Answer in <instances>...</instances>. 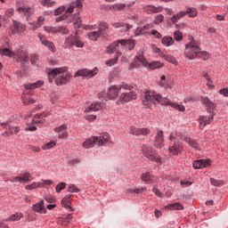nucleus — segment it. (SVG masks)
Instances as JSON below:
<instances>
[{"label":"nucleus","mask_w":228,"mask_h":228,"mask_svg":"<svg viewBox=\"0 0 228 228\" xmlns=\"http://www.w3.org/2000/svg\"><path fill=\"white\" fill-rule=\"evenodd\" d=\"M142 98V104L143 106H146V108H151L153 104H159L165 106H171V108H174L175 110H178V111H184L186 109L184 108V105L177 104L175 102H172V101L163 98L159 95V94L154 92V91H142L141 93Z\"/></svg>","instance_id":"1"},{"label":"nucleus","mask_w":228,"mask_h":228,"mask_svg":"<svg viewBox=\"0 0 228 228\" xmlns=\"http://www.w3.org/2000/svg\"><path fill=\"white\" fill-rule=\"evenodd\" d=\"M48 79L50 83H53V79H55V85L61 86L67 85L69 79H70V75L67 68H56L48 73Z\"/></svg>","instance_id":"2"},{"label":"nucleus","mask_w":228,"mask_h":228,"mask_svg":"<svg viewBox=\"0 0 228 228\" xmlns=\"http://www.w3.org/2000/svg\"><path fill=\"white\" fill-rule=\"evenodd\" d=\"M0 55L8 56L9 58H16L18 61H20L23 67L25 63H27V61H28L29 60L28 52H25L23 50H19L16 53H13L12 52V50H10V48H6V47L0 48Z\"/></svg>","instance_id":"3"},{"label":"nucleus","mask_w":228,"mask_h":228,"mask_svg":"<svg viewBox=\"0 0 228 228\" xmlns=\"http://www.w3.org/2000/svg\"><path fill=\"white\" fill-rule=\"evenodd\" d=\"M110 134L103 133L100 134V136H94L92 138L86 139L83 144L82 147L84 149H91V147H94V145H99V147H102V145H106L108 142H110Z\"/></svg>","instance_id":"4"},{"label":"nucleus","mask_w":228,"mask_h":228,"mask_svg":"<svg viewBox=\"0 0 228 228\" xmlns=\"http://www.w3.org/2000/svg\"><path fill=\"white\" fill-rule=\"evenodd\" d=\"M169 140L175 142V143L169 147V154L171 156H178L179 152L183 151V143L179 140H183L181 133L172 132L169 135Z\"/></svg>","instance_id":"5"},{"label":"nucleus","mask_w":228,"mask_h":228,"mask_svg":"<svg viewBox=\"0 0 228 228\" xmlns=\"http://www.w3.org/2000/svg\"><path fill=\"white\" fill-rule=\"evenodd\" d=\"M142 151L146 159L153 161L154 163L161 164V157L158 154V151L151 144H143Z\"/></svg>","instance_id":"6"},{"label":"nucleus","mask_w":228,"mask_h":228,"mask_svg":"<svg viewBox=\"0 0 228 228\" xmlns=\"http://www.w3.org/2000/svg\"><path fill=\"white\" fill-rule=\"evenodd\" d=\"M110 29V25L107 22L102 21L98 25V30L92 31L88 34L89 40H93V42H97L101 37H104L108 35Z\"/></svg>","instance_id":"7"},{"label":"nucleus","mask_w":228,"mask_h":228,"mask_svg":"<svg viewBox=\"0 0 228 228\" xmlns=\"http://www.w3.org/2000/svg\"><path fill=\"white\" fill-rule=\"evenodd\" d=\"M199 53H200V46H199V43L195 42V40H191L185 45L184 54L189 60L198 58Z\"/></svg>","instance_id":"8"},{"label":"nucleus","mask_w":228,"mask_h":228,"mask_svg":"<svg viewBox=\"0 0 228 228\" xmlns=\"http://www.w3.org/2000/svg\"><path fill=\"white\" fill-rule=\"evenodd\" d=\"M124 90H133V86L123 83L119 86H111L109 87V91L107 93L108 99H116L118 97V94H122Z\"/></svg>","instance_id":"9"},{"label":"nucleus","mask_w":228,"mask_h":228,"mask_svg":"<svg viewBox=\"0 0 228 228\" xmlns=\"http://www.w3.org/2000/svg\"><path fill=\"white\" fill-rule=\"evenodd\" d=\"M198 13L199 12H197L196 8L189 7L185 12L182 11L173 15L171 18V21L173 22V24H177V22H179V20H181L183 17H186V15H189V17L193 19L194 17H197Z\"/></svg>","instance_id":"10"},{"label":"nucleus","mask_w":228,"mask_h":228,"mask_svg":"<svg viewBox=\"0 0 228 228\" xmlns=\"http://www.w3.org/2000/svg\"><path fill=\"white\" fill-rule=\"evenodd\" d=\"M74 45L78 48L85 47V43L81 41V37L77 36V33L75 35H69L64 41V49H67L68 47H74Z\"/></svg>","instance_id":"11"},{"label":"nucleus","mask_w":228,"mask_h":228,"mask_svg":"<svg viewBox=\"0 0 228 228\" xmlns=\"http://www.w3.org/2000/svg\"><path fill=\"white\" fill-rule=\"evenodd\" d=\"M49 114L43 113L39 114L34 117L31 123H28V127L26 128V131H37V126L38 124H45V117H48Z\"/></svg>","instance_id":"12"},{"label":"nucleus","mask_w":228,"mask_h":228,"mask_svg":"<svg viewBox=\"0 0 228 228\" xmlns=\"http://www.w3.org/2000/svg\"><path fill=\"white\" fill-rule=\"evenodd\" d=\"M81 6H83L81 4V1L77 0L76 2H72L69 5V7L67 9L65 14L59 16L58 18H56V22H61V20H65L66 19H69V15H70V13H72V12H74L75 8H81Z\"/></svg>","instance_id":"13"},{"label":"nucleus","mask_w":228,"mask_h":228,"mask_svg":"<svg viewBox=\"0 0 228 228\" xmlns=\"http://www.w3.org/2000/svg\"><path fill=\"white\" fill-rule=\"evenodd\" d=\"M99 74V69L97 67L94 68L93 69H79L76 72L75 77H94V76H97Z\"/></svg>","instance_id":"14"},{"label":"nucleus","mask_w":228,"mask_h":228,"mask_svg":"<svg viewBox=\"0 0 228 228\" xmlns=\"http://www.w3.org/2000/svg\"><path fill=\"white\" fill-rule=\"evenodd\" d=\"M8 181L11 183H20V184H22L23 183H31V181H33V176L31 175V173L25 172L19 176L9 178Z\"/></svg>","instance_id":"15"},{"label":"nucleus","mask_w":228,"mask_h":228,"mask_svg":"<svg viewBox=\"0 0 228 228\" xmlns=\"http://www.w3.org/2000/svg\"><path fill=\"white\" fill-rule=\"evenodd\" d=\"M136 99V94L134 91L130 92H121V95L119 100L117 102V104H125V102H129L133 100Z\"/></svg>","instance_id":"16"},{"label":"nucleus","mask_w":228,"mask_h":228,"mask_svg":"<svg viewBox=\"0 0 228 228\" xmlns=\"http://www.w3.org/2000/svg\"><path fill=\"white\" fill-rule=\"evenodd\" d=\"M37 37L42 45H45V47H47V49H49V51H51L52 53H56V46L54 45V43H53V41L47 40V37H45V35L42 33H38Z\"/></svg>","instance_id":"17"},{"label":"nucleus","mask_w":228,"mask_h":228,"mask_svg":"<svg viewBox=\"0 0 228 228\" xmlns=\"http://www.w3.org/2000/svg\"><path fill=\"white\" fill-rule=\"evenodd\" d=\"M215 118V114L213 112H209L208 116H200L198 119L200 129H204L206 126H209L211 122H213Z\"/></svg>","instance_id":"18"},{"label":"nucleus","mask_w":228,"mask_h":228,"mask_svg":"<svg viewBox=\"0 0 228 228\" xmlns=\"http://www.w3.org/2000/svg\"><path fill=\"white\" fill-rule=\"evenodd\" d=\"M0 126L5 129L3 136H12V134H17L20 130L17 126H11L8 123H1Z\"/></svg>","instance_id":"19"},{"label":"nucleus","mask_w":228,"mask_h":228,"mask_svg":"<svg viewBox=\"0 0 228 228\" xmlns=\"http://www.w3.org/2000/svg\"><path fill=\"white\" fill-rule=\"evenodd\" d=\"M12 35L15 34H19L20 35V33H24V31H26V25L17 21V20H13V24L12 26H11L10 28Z\"/></svg>","instance_id":"20"},{"label":"nucleus","mask_w":228,"mask_h":228,"mask_svg":"<svg viewBox=\"0 0 228 228\" xmlns=\"http://www.w3.org/2000/svg\"><path fill=\"white\" fill-rule=\"evenodd\" d=\"M122 49H124V47L120 46V40L119 41H116L114 43H112L107 52L109 53V54H113V53H117V56L118 58V56H120V54H122L120 53V51H122Z\"/></svg>","instance_id":"21"},{"label":"nucleus","mask_w":228,"mask_h":228,"mask_svg":"<svg viewBox=\"0 0 228 228\" xmlns=\"http://www.w3.org/2000/svg\"><path fill=\"white\" fill-rule=\"evenodd\" d=\"M17 12H19V13H20V15H23V17H25L26 20H29V19H31V15H33V9L29 6H21L19 7Z\"/></svg>","instance_id":"22"},{"label":"nucleus","mask_w":228,"mask_h":228,"mask_svg":"<svg viewBox=\"0 0 228 228\" xmlns=\"http://www.w3.org/2000/svg\"><path fill=\"white\" fill-rule=\"evenodd\" d=\"M154 146L156 149H163L165 146V137L163 136V131H159L155 136Z\"/></svg>","instance_id":"23"},{"label":"nucleus","mask_w":228,"mask_h":228,"mask_svg":"<svg viewBox=\"0 0 228 228\" xmlns=\"http://www.w3.org/2000/svg\"><path fill=\"white\" fill-rule=\"evenodd\" d=\"M201 102L207 108L208 113H213V110L216 108V103L209 100L208 96L201 97Z\"/></svg>","instance_id":"24"},{"label":"nucleus","mask_w":228,"mask_h":228,"mask_svg":"<svg viewBox=\"0 0 228 228\" xmlns=\"http://www.w3.org/2000/svg\"><path fill=\"white\" fill-rule=\"evenodd\" d=\"M193 168L200 169V168H208V167H211V160L209 159H200L195 160L192 165Z\"/></svg>","instance_id":"25"},{"label":"nucleus","mask_w":228,"mask_h":228,"mask_svg":"<svg viewBox=\"0 0 228 228\" xmlns=\"http://www.w3.org/2000/svg\"><path fill=\"white\" fill-rule=\"evenodd\" d=\"M150 133L151 130L148 128H136L134 126H131L130 128V134H134V136H141V134L147 136Z\"/></svg>","instance_id":"26"},{"label":"nucleus","mask_w":228,"mask_h":228,"mask_svg":"<svg viewBox=\"0 0 228 228\" xmlns=\"http://www.w3.org/2000/svg\"><path fill=\"white\" fill-rule=\"evenodd\" d=\"M141 179L143 183H145V184H152V183H156V181H158V177L152 175L149 172L142 173Z\"/></svg>","instance_id":"27"},{"label":"nucleus","mask_w":228,"mask_h":228,"mask_svg":"<svg viewBox=\"0 0 228 228\" xmlns=\"http://www.w3.org/2000/svg\"><path fill=\"white\" fill-rule=\"evenodd\" d=\"M29 95H31V91H24L21 96L22 102L25 106H29V104H35L37 102V101Z\"/></svg>","instance_id":"28"},{"label":"nucleus","mask_w":228,"mask_h":228,"mask_svg":"<svg viewBox=\"0 0 228 228\" xmlns=\"http://www.w3.org/2000/svg\"><path fill=\"white\" fill-rule=\"evenodd\" d=\"M104 102H94L85 110V113H92V111H99L104 108Z\"/></svg>","instance_id":"29"},{"label":"nucleus","mask_w":228,"mask_h":228,"mask_svg":"<svg viewBox=\"0 0 228 228\" xmlns=\"http://www.w3.org/2000/svg\"><path fill=\"white\" fill-rule=\"evenodd\" d=\"M112 26L116 29H120L121 33H126V31H129L132 28L131 25L123 22H114Z\"/></svg>","instance_id":"30"},{"label":"nucleus","mask_w":228,"mask_h":228,"mask_svg":"<svg viewBox=\"0 0 228 228\" xmlns=\"http://www.w3.org/2000/svg\"><path fill=\"white\" fill-rule=\"evenodd\" d=\"M135 45L136 43L134 42V39L120 40V47H123V48L128 47L129 51H132V49H134Z\"/></svg>","instance_id":"31"},{"label":"nucleus","mask_w":228,"mask_h":228,"mask_svg":"<svg viewBox=\"0 0 228 228\" xmlns=\"http://www.w3.org/2000/svg\"><path fill=\"white\" fill-rule=\"evenodd\" d=\"M40 86H44V81L38 80L32 84L25 85V92H30V90H35V88H40Z\"/></svg>","instance_id":"32"},{"label":"nucleus","mask_w":228,"mask_h":228,"mask_svg":"<svg viewBox=\"0 0 228 228\" xmlns=\"http://www.w3.org/2000/svg\"><path fill=\"white\" fill-rule=\"evenodd\" d=\"M45 202L44 200H40L39 202L36 203L33 207L32 209L36 213H45V205H44Z\"/></svg>","instance_id":"33"},{"label":"nucleus","mask_w":228,"mask_h":228,"mask_svg":"<svg viewBox=\"0 0 228 228\" xmlns=\"http://www.w3.org/2000/svg\"><path fill=\"white\" fill-rule=\"evenodd\" d=\"M70 199H72V194H69L67 196H65L61 203V205L66 208L69 209V211H74V209L72 208V207L70 206Z\"/></svg>","instance_id":"34"},{"label":"nucleus","mask_w":228,"mask_h":228,"mask_svg":"<svg viewBox=\"0 0 228 228\" xmlns=\"http://www.w3.org/2000/svg\"><path fill=\"white\" fill-rule=\"evenodd\" d=\"M165 209H170L171 211H182V209H184V206L181 203H172L169 205H167L165 207Z\"/></svg>","instance_id":"35"},{"label":"nucleus","mask_w":228,"mask_h":228,"mask_svg":"<svg viewBox=\"0 0 228 228\" xmlns=\"http://www.w3.org/2000/svg\"><path fill=\"white\" fill-rule=\"evenodd\" d=\"M150 28L151 25H144L142 28H137L135 30V37H138V35H147V33H149Z\"/></svg>","instance_id":"36"},{"label":"nucleus","mask_w":228,"mask_h":228,"mask_svg":"<svg viewBox=\"0 0 228 228\" xmlns=\"http://www.w3.org/2000/svg\"><path fill=\"white\" fill-rule=\"evenodd\" d=\"M21 218H24V214L22 213H16L12 214L9 216L6 222H19Z\"/></svg>","instance_id":"37"},{"label":"nucleus","mask_w":228,"mask_h":228,"mask_svg":"<svg viewBox=\"0 0 228 228\" xmlns=\"http://www.w3.org/2000/svg\"><path fill=\"white\" fill-rule=\"evenodd\" d=\"M73 22H74L75 28H81V24H83V20H81V17H79V12H77L73 16Z\"/></svg>","instance_id":"38"},{"label":"nucleus","mask_w":228,"mask_h":228,"mask_svg":"<svg viewBox=\"0 0 228 228\" xmlns=\"http://www.w3.org/2000/svg\"><path fill=\"white\" fill-rule=\"evenodd\" d=\"M37 188H44V183L40 182H34L29 185H26L25 190H37Z\"/></svg>","instance_id":"39"},{"label":"nucleus","mask_w":228,"mask_h":228,"mask_svg":"<svg viewBox=\"0 0 228 228\" xmlns=\"http://www.w3.org/2000/svg\"><path fill=\"white\" fill-rule=\"evenodd\" d=\"M159 56L161 58H164V60H166V61H168L169 63H173V65H175V63H176L175 57H174L172 55H167L164 53H160Z\"/></svg>","instance_id":"40"},{"label":"nucleus","mask_w":228,"mask_h":228,"mask_svg":"<svg viewBox=\"0 0 228 228\" xmlns=\"http://www.w3.org/2000/svg\"><path fill=\"white\" fill-rule=\"evenodd\" d=\"M146 10L148 13H160V12H163L162 7H156L154 5H149Z\"/></svg>","instance_id":"41"},{"label":"nucleus","mask_w":228,"mask_h":228,"mask_svg":"<svg viewBox=\"0 0 228 228\" xmlns=\"http://www.w3.org/2000/svg\"><path fill=\"white\" fill-rule=\"evenodd\" d=\"M163 45H166V47H170V45H174V38L170 37H164L161 40Z\"/></svg>","instance_id":"42"},{"label":"nucleus","mask_w":228,"mask_h":228,"mask_svg":"<svg viewBox=\"0 0 228 228\" xmlns=\"http://www.w3.org/2000/svg\"><path fill=\"white\" fill-rule=\"evenodd\" d=\"M186 142L193 149H197L198 151L200 150V146L199 145V143H197V141H195L193 139H186Z\"/></svg>","instance_id":"43"},{"label":"nucleus","mask_w":228,"mask_h":228,"mask_svg":"<svg viewBox=\"0 0 228 228\" xmlns=\"http://www.w3.org/2000/svg\"><path fill=\"white\" fill-rule=\"evenodd\" d=\"M163 67V63L160 61H153L150 63V69L151 70H156V69H161Z\"/></svg>","instance_id":"44"},{"label":"nucleus","mask_w":228,"mask_h":228,"mask_svg":"<svg viewBox=\"0 0 228 228\" xmlns=\"http://www.w3.org/2000/svg\"><path fill=\"white\" fill-rule=\"evenodd\" d=\"M198 58H200L201 60H209V53L206 52V51H200V52L198 53Z\"/></svg>","instance_id":"45"},{"label":"nucleus","mask_w":228,"mask_h":228,"mask_svg":"<svg viewBox=\"0 0 228 228\" xmlns=\"http://www.w3.org/2000/svg\"><path fill=\"white\" fill-rule=\"evenodd\" d=\"M68 191H69V193H79L81 190H79L76 184H69L68 187Z\"/></svg>","instance_id":"46"},{"label":"nucleus","mask_w":228,"mask_h":228,"mask_svg":"<svg viewBox=\"0 0 228 228\" xmlns=\"http://www.w3.org/2000/svg\"><path fill=\"white\" fill-rule=\"evenodd\" d=\"M45 31H46V33H52L53 35H54V33H58V27L46 26L45 27Z\"/></svg>","instance_id":"47"},{"label":"nucleus","mask_w":228,"mask_h":228,"mask_svg":"<svg viewBox=\"0 0 228 228\" xmlns=\"http://www.w3.org/2000/svg\"><path fill=\"white\" fill-rule=\"evenodd\" d=\"M41 4L49 8L51 6H54L55 3L54 0H41Z\"/></svg>","instance_id":"48"},{"label":"nucleus","mask_w":228,"mask_h":228,"mask_svg":"<svg viewBox=\"0 0 228 228\" xmlns=\"http://www.w3.org/2000/svg\"><path fill=\"white\" fill-rule=\"evenodd\" d=\"M67 187V183L61 182L60 183H58L55 187V191L57 193H60V191H61V190H65V188Z\"/></svg>","instance_id":"49"},{"label":"nucleus","mask_w":228,"mask_h":228,"mask_svg":"<svg viewBox=\"0 0 228 228\" xmlns=\"http://www.w3.org/2000/svg\"><path fill=\"white\" fill-rule=\"evenodd\" d=\"M56 145V142L54 141H51L50 142L46 143L42 147L43 151H49V149H53Z\"/></svg>","instance_id":"50"},{"label":"nucleus","mask_w":228,"mask_h":228,"mask_svg":"<svg viewBox=\"0 0 228 228\" xmlns=\"http://www.w3.org/2000/svg\"><path fill=\"white\" fill-rule=\"evenodd\" d=\"M112 10H118L122 11L126 8V4H116L114 5H111Z\"/></svg>","instance_id":"51"},{"label":"nucleus","mask_w":228,"mask_h":228,"mask_svg":"<svg viewBox=\"0 0 228 228\" xmlns=\"http://www.w3.org/2000/svg\"><path fill=\"white\" fill-rule=\"evenodd\" d=\"M174 38L177 42H179L180 40H183V33H181V31H179V30H175L174 32Z\"/></svg>","instance_id":"52"},{"label":"nucleus","mask_w":228,"mask_h":228,"mask_svg":"<svg viewBox=\"0 0 228 228\" xmlns=\"http://www.w3.org/2000/svg\"><path fill=\"white\" fill-rule=\"evenodd\" d=\"M164 19H165V16H163V14L157 15L154 20V24H161V22H163Z\"/></svg>","instance_id":"53"},{"label":"nucleus","mask_w":228,"mask_h":228,"mask_svg":"<svg viewBox=\"0 0 228 228\" xmlns=\"http://www.w3.org/2000/svg\"><path fill=\"white\" fill-rule=\"evenodd\" d=\"M210 183L213 186H224L222 181L216 180L215 178H210Z\"/></svg>","instance_id":"54"},{"label":"nucleus","mask_w":228,"mask_h":228,"mask_svg":"<svg viewBox=\"0 0 228 228\" xmlns=\"http://www.w3.org/2000/svg\"><path fill=\"white\" fill-rule=\"evenodd\" d=\"M58 33H61V35H69V28L65 27L59 26Z\"/></svg>","instance_id":"55"},{"label":"nucleus","mask_w":228,"mask_h":228,"mask_svg":"<svg viewBox=\"0 0 228 228\" xmlns=\"http://www.w3.org/2000/svg\"><path fill=\"white\" fill-rule=\"evenodd\" d=\"M145 190H147L146 187H142V188H138V189H130V193H142V191H145Z\"/></svg>","instance_id":"56"},{"label":"nucleus","mask_w":228,"mask_h":228,"mask_svg":"<svg viewBox=\"0 0 228 228\" xmlns=\"http://www.w3.org/2000/svg\"><path fill=\"white\" fill-rule=\"evenodd\" d=\"M135 58L138 60V61H140V63H142V65L147 64V60H145V57H143L142 54H139Z\"/></svg>","instance_id":"57"},{"label":"nucleus","mask_w":228,"mask_h":228,"mask_svg":"<svg viewBox=\"0 0 228 228\" xmlns=\"http://www.w3.org/2000/svg\"><path fill=\"white\" fill-rule=\"evenodd\" d=\"M54 131H55V133H61L63 131H67V126L66 125H62V126H61L59 127H55Z\"/></svg>","instance_id":"58"},{"label":"nucleus","mask_w":228,"mask_h":228,"mask_svg":"<svg viewBox=\"0 0 228 228\" xmlns=\"http://www.w3.org/2000/svg\"><path fill=\"white\" fill-rule=\"evenodd\" d=\"M117 60H118V56L116 57V59H111L106 61V65L109 67H112L115 63H117Z\"/></svg>","instance_id":"59"},{"label":"nucleus","mask_w":228,"mask_h":228,"mask_svg":"<svg viewBox=\"0 0 228 228\" xmlns=\"http://www.w3.org/2000/svg\"><path fill=\"white\" fill-rule=\"evenodd\" d=\"M30 26H31V29L32 31H37V29H38V28H41L42 26L40 24H38V22H33V23H30Z\"/></svg>","instance_id":"60"},{"label":"nucleus","mask_w":228,"mask_h":228,"mask_svg":"<svg viewBox=\"0 0 228 228\" xmlns=\"http://www.w3.org/2000/svg\"><path fill=\"white\" fill-rule=\"evenodd\" d=\"M219 94L224 95V97H228V87L220 89Z\"/></svg>","instance_id":"61"},{"label":"nucleus","mask_w":228,"mask_h":228,"mask_svg":"<svg viewBox=\"0 0 228 228\" xmlns=\"http://www.w3.org/2000/svg\"><path fill=\"white\" fill-rule=\"evenodd\" d=\"M62 12H65V7H59L55 10L54 15H61Z\"/></svg>","instance_id":"62"},{"label":"nucleus","mask_w":228,"mask_h":228,"mask_svg":"<svg viewBox=\"0 0 228 228\" xmlns=\"http://www.w3.org/2000/svg\"><path fill=\"white\" fill-rule=\"evenodd\" d=\"M151 35L155 37V38H161V34L158 30H152Z\"/></svg>","instance_id":"63"},{"label":"nucleus","mask_w":228,"mask_h":228,"mask_svg":"<svg viewBox=\"0 0 228 228\" xmlns=\"http://www.w3.org/2000/svg\"><path fill=\"white\" fill-rule=\"evenodd\" d=\"M59 134V138H67L68 134H67V130L66 131H62V132H57Z\"/></svg>","instance_id":"64"}]
</instances>
